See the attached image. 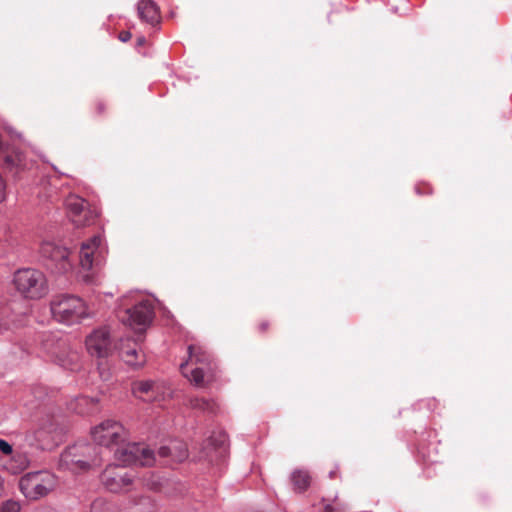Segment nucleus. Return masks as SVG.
<instances>
[{
    "instance_id": "f257e3e1",
    "label": "nucleus",
    "mask_w": 512,
    "mask_h": 512,
    "mask_svg": "<svg viewBox=\"0 0 512 512\" xmlns=\"http://www.w3.org/2000/svg\"><path fill=\"white\" fill-rule=\"evenodd\" d=\"M181 374L197 388H206L217 379L218 367L212 355L199 344L188 346V359L180 364Z\"/></svg>"
},
{
    "instance_id": "f03ea898",
    "label": "nucleus",
    "mask_w": 512,
    "mask_h": 512,
    "mask_svg": "<svg viewBox=\"0 0 512 512\" xmlns=\"http://www.w3.org/2000/svg\"><path fill=\"white\" fill-rule=\"evenodd\" d=\"M101 450L89 443H78L68 447L60 456L59 467L74 473L99 467Z\"/></svg>"
},
{
    "instance_id": "7ed1b4c3",
    "label": "nucleus",
    "mask_w": 512,
    "mask_h": 512,
    "mask_svg": "<svg viewBox=\"0 0 512 512\" xmlns=\"http://www.w3.org/2000/svg\"><path fill=\"white\" fill-rule=\"evenodd\" d=\"M51 312L55 320L68 325L88 316L84 301L72 295L56 296L51 302Z\"/></svg>"
},
{
    "instance_id": "20e7f679",
    "label": "nucleus",
    "mask_w": 512,
    "mask_h": 512,
    "mask_svg": "<svg viewBox=\"0 0 512 512\" xmlns=\"http://www.w3.org/2000/svg\"><path fill=\"white\" fill-rule=\"evenodd\" d=\"M56 485V477L48 471L27 473L19 481L20 491L29 500H38L48 495Z\"/></svg>"
},
{
    "instance_id": "39448f33",
    "label": "nucleus",
    "mask_w": 512,
    "mask_h": 512,
    "mask_svg": "<svg viewBox=\"0 0 512 512\" xmlns=\"http://www.w3.org/2000/svg\"><path fill=\"white\" fill-rule=\"evenodd\" d=\"M42 346L47 356L58 365L69 370L78 369L80 354L66 340L48 336Z\"/></svg>"
},
{
    "instance_id": "423d86ee",
    "label": "nucleus",
    "mask_w": 512,
    "mask_h": 512,
    "mask_svg": "<svg viewBox=\"0 0 512 512\" xmlns=\"http://www.w3.org/2000/svg\"><path fill=\"white\" fill-rule=\"evenodd\" d=\"M16 289L26 298L38 299L47 294L48 286L44 274L36 269H21L15 273Z\"/></svg>"
},
{
    "instance_id": "0eeeda50",
    "label": "nucleus",
    "mask_w": 512,
    "mask_h": 512,
    "mask_svg": "<svg viewBox=\"0 0 512 512\" xmlns=\"http://www.w3.org/2000/svg\"><path fill=\"white\" fill-rule=\"evenodd\" d=\"M134 479V474L119 465H109L101 474L102 484L113 493L131 491L134 487Z\"/></svg>"
},
{
    "instance_id": "6e6552de",
    "label": "nucleus",
    "mask_w": 512,
    "mask_h": 512,
    "mask_svg": "<svg viewBox=\"0 0 512 512\" xmlns=\"http://www.w3.org/2000/svg\"><path fill=\"white\" fill-rule=\"evenodd\" d=\"M93 440L101 446L123 444L128 433L123 425L114 420H106L93 428L91 431Z\"/></svg>"
},
{
    "instance_id": "1a4fd4ad",
    "label": "nucleus",
    "mask_w": 512,
    "mask_h": 512,
    "mask_svg": "<svg viewBox=\"0 0 512 512\" xmlns=\"http://www.w3.org/2000/svg\"><path fill=\"white\" fill-rule=\"evenodd\" d=\"M115 458L125 465L151 466L155 461L153 451L141 443L121 445L115 452Z\"/></svg>"
},
{
    "instance_id": "9d476101",
    "label": "nucleus",
    "mask_w": 512,
    "mask_h": 512,
    "mask_svg": "<svg viewBox=\"0 0 512 512\" xmlns=\"http://www.w3.org/2000/svg\"><path fill=\"white\" fill-rule=\"evenodd\" d=\"M154 316L153 305L150 301H141L134 305L132 308H128L119 314L120 320L142 332L151 323Z\"/></svg>"
},
{
    "instance_id": "9b49d317",
    "label": "nucleus",
    "mask_w": 512,
    "mask_h": 512,
    "mask_svg": "<svg viewBox=\"0 0 512 512\" xmlns=\"http://www.w3.org/2000/svg\"><path fill=\"white\" fill-rule=\"evenodd\" d=\"M71 221L78 227L89 226L94 223L97 213L89 203L77 195H69L65 200Z\"/></svg>"
},
{
    "instance_id": "f8f14e48",
    "label": "nucleus",
    "mask_w": 512,
    "mask_h": 512,
    "mask_svg": "<svg viewBox=\"0 0 512 512\" xmlns=\"http://www.w3.org/2000/svg\"><path fill=\"white\" fill-rule=\"evenodd\" d=\"M41 255L54 264L58 272H67L71 268L67 248L51 241H45L40 248Z\"/></svg>"
},
{
    "instance_id": "ddd939ff",
    "label": "nucleus",
    "mask_w": 512,
    "mask_h": 512,
    "mask_svg": "<svg viewBox=\"0 0 512 512\" xmlns=\"http://www.w3.org/2000/svg\"><path fill=\"white\" fill-rule=\"evenodd\" d=\"M86 347L91 355L106 357L111 351L109 330L106 327L94 330L86 338Z\"/></svg>"
},
{
    "instance_id": "4468645a",
    "label": "nucleus",
    "mask_w": 512,
    "mask_h": 512,
    "mask_svg": "<svg viewBox=\"0 0 512 512\" xmlns=\"http://www.w3.org/2000/svg\"><path fill=\"white\" fill-rule=\"evenodd\" d=\"M100 236H93L87 242H83L80 249V265L84 270H90L99 262Z\"/></svg>"
},
{
    "instance_id": "2eb2a0df",
    "label": "nucleus",
    "mask_w": 512,
    "mask_h": 512,
    "mask_svg": "<svg viewBox=\"0 0 512 512\" xmlns=\"http://www.w3.org/2000/svg\"><path fill=\"white\" fill-rule=\"evenodd\" d=\"M0 165L12 175H17L26 169V157L18 149H7L0 154Z\"/></svg>"
},
{
    "instance_id": "dca6fc26",
    "label": "nucleus",
    "mask_w": 512,
    "mask_h": 512,
    "mask_svg": "<svg viewBox=\"0 0 512 512\" xmlns=\"http://www.w3.org/2000/svg\"><path fill=\"white\" fill-rule=\"evenodd\" d=\"M29 466V459L26 453L14 451L8 458L4 459L3 468L11 474H19Z\"/></svg>"
},
{
    "instance_id": "f3484780",
    "label": "nucleus",
    "mask_w": 512,
    "mask_h": 512,
    "mask_svg": "<svg viewBox=\"0 0 512 512\" xmlns=\"http://www.w3.org/2000/svg\"><path fill=\"white\" fill-rule=\"evenodd\" d=\"M125 508L128 512H155L156 503L150 496L133 495L129 497Z\"/></svg>"
},
{
    "instance_id": "a211bd4d",
    "label": "nucleus",
    "mask_w": 512,
    "mask_h": 512,
    "mask_svg": "<svg viewBox=\"0 0 512 512\" xmlns=\"http://www.w3.org/2000/svg\"><path fill=\"white\" fill-rule=\"evenodd\" d=\"M162 386L159 383L153 381H141L135 383L133 387V392L140 398L151 401V400H160L157 396Z\"/></svg>"
},
{
    "instance_id": "6ab92c4d",
    "label": "nucleus",
    "mask_w": 512,
    "mask_h": 512,
    "mask_svg": "<svg viewBox=\"0 0 512 512\" xmlns=\"http://www.w3.org/2000/svg\"><path fill=\"white\" fill-rule=\"evenodd\" d=\"M137 10L140 18L146 22L154 24L160 20V9L156 2H139Z\"/></svg>"
},
{
    "instance_id": "aec40b11",
    "label": "nucleus",
    "mask_w": 512,
    "mask_h": 512,
    "mask_svg": "<svg viewBox=\"0 0 512 512\" xmlns=\"http://www.w3.org/2000/svg\"><path fill=\"white\" fill-rule=\"evenodd\" d=\"M293 490L299 493L306 491L311 484V476L308 471L296 469L291 474Z\"/></svg>"
},
{
    "instance_id": "412c9836",
    "label": "nucleus",
    "mask_w": 512,
    "mask_h": 512,
    "mask_svg": "<svg viewBox=\"0 0 512 512\" xmlns=\"http://www.w3.org/2000/svg\"><path fill=\"white\" fill-rule=\"evenodd\" d=\"M122 358L128 365L134 367H139L145 362L144 354L136 346L123 349Z\"/></svg>"
},
{
    "instance_id": "4be33fe9",
    "label": "nucleus",
    "mask_w": 512,
    "mask_h": 512,
    "mask_svg": "<svg viewBox=\"0 0 512 512\" xmlns=\"http://www.w3.org/2000/svg\"><path fill=\"white\" fill-rule=\"evenodd\" d=\"M189 406L192 409L207 411L210 413H214L216 410V403L214 401L199 397L191 398L189 400Z\"/></svg>"
},
{
    "instance_id": "5701e85b",
    "label": "nucleus",
    "mask_w": 512,
    "mask_h": 512,
    "mask_svg": "<svg viewBox=\"0 0 512 512\" xmlns=\"http://www.w3.org/2000/svg\"><path fill=\"white\" fill-rule=\"evenodd\" d=\"M91 512H118L116 507L103 499L95 500L91 505Z\"/></svg>"
},
{
    "instance_id": "b1692460",
    "label": "nucleus",
    "mask_w": 512,
    "mask_h": 512,
    "mask_svg": "<svg viewBox=\"0 0 512 512\" xmlns=\"http://www.w3.org/2000/svg\"><path fill=\"white\" fill-rule=\"evenodd\" d=\"M20 504L14 500H7L0 505V512H20Z\"/></svg>"
},
{
    "instance_id": "393cba45",
    "label": "nucleus",
    "mask_w": 512,
    "mask_h": 512,
    "mask_svg": "<svg viewBox=\"0 0 512 512\" xmlns=\"http://www.w3.org/2000/svg\"><path fill=\"white\" fill-rule=\"evenodd\" d=\"M55 430V427H54V424L52 422L49 423L48 426H41L37 431H36V439L41 442L45 439V434L48 433H52L53 431Z\"/></svg>"
},
{
    "instance_id": "a878e982",
    "label": "nucleus",
    "mask_w": 512,
    "mask_h": 512,
    "mask_svg": "<svg viewBox=\"0 0 512 512\" xmlns=\"http://www.w3.org/2000/svg\"><path fill=\"white\" fill-rule=\"evenodd\" d=\"M226 440H227V437L223 433H219L218 435H213L210 438L211 443L220 448H224Z\"/></svg>"
},
{
    "instance_id": "bb28decb",
    "label": "nucleus",
    "mask_w": 512,
    "mask_h": 512,
    "mask_svg": "<svg viewBox=\"0 0 512 512\" xmlns=\"http://www.w3.org/2000/svg\"><path fill=\"white\" fill-rule=\"evenodd\" d=\"M0 451L8 458L13 452L12 446L5 440L0 439Z\"/></svg>"
},
{
    "instance_id": "cd10ccee",
    "label": "nucleus",
    "mask_w": 512,
    "mask_h": 512,
    "mask_svg": "<svg viewBox=\"0 0 512 512\" xmlns=\"http://www.w3.org/2000/svg\"><path fill=\"white\" fill-rule=\"evenodd\" d=\"M79 404L82 405V404H88L90 403L92 405V407L90 409H88L87 411H85L86 413H92L95 411V408H96V401L94 399H89L87 397H82L78 400ZM84 411H80V413H83Z\"/></svg>"
},
{
    "instance_id": "c85d7f7f",
    "label": "nucleus",
    "mask_w": 512,
    "mask_h": 512,
    "mask_svg": "<svg viewBox=\"0 0 512 512\" xmlns=\"http://www.w3.org/2000/svg\"><path fill=\"white\" fill-rule=\"evenodd\" d=\"M269 327H270V322L266 319H262L258 322L257 324V330L260 332V333H265L269 330Z\"/></svg>"
},
{
    "instance_id": "c756f323",
    "label": "nucleus",
    "mask_w": 512,
    "mask_h": 512,
    "mask_svg": "<svg viewBox=\"0 0 512 512\" xmlns=\"http://www.w3.org/2000/svg\"><path fill=\"white\" fill-rule=\"evenodd\" d=\"M105 109H106V106H105L104 102L99 100L95 103L96 114H98V115L102 114L105 111Z\"/></svg>"
},
{
    "instance_id": "7c9ffc66",
    "label": "nucleus",
    "mask_w": 512,
    "mask_h": 512,
    "mask_svg": "<svg viewBox=\"0 0 512 512\" xmlns=\"http://www.w3.org/2000/svg\"><path fill=\"white\" fill-rule=\"evenodd\" d=\"M118 38L122 42H127L131 39V33L129 31H121Z\"/></svg>"
},
{
    "instance_id": "2f4dec72",
    "label": "nucleus",
    "mask_w": 512,
    "mask_h": 512,
    "mask_svg": "<svg viewBox=\"0 0 512 512\" xmlns=\"http://www.w3.org/2000/svg\"><path fill=\"white\" fill-rule=\"evenodd\" d=\"M158 453L161 457H167L171 455V449L169 447L163 446L160 447Z\"/></svg>"
},
{
    "instance_id": "473e14b6",
    "label": "nucleus",
    "mask_w": 512,
    "mask_h": 512,
    "mask_svg": "<svg viewBox=\"0 0 512 512\" xmlns=\"http://www.w3.org/2000/svg\"><path fill=\"white\" fill-rule=\"evenodd\" d=\"M137 46H144L147 43V40L144 36H139L136 40Z\"/></svg>"
},
{
    "instance_id": "72a5a7b5",
    "label": "nucleus",
    "mask_w": 512,
    "mask_h": 512,
    "mask_svg": "<svg viewBox=\"0 0 512 512\" xmlns=\"http://www.w3.org/2000/svg\"><path fill=\"white\" fill-rule=\"evenodd\" d=\"M3 494H4V480L0 476V498L3 496Z\"/></svg>"
},
{
    "instance_id": "f704fd0d",
    "label": "nucleus",
    "mask_w": 512,
    "mask_h": 512,
    "mask_svg": "<svg viewBox=\"0 0 512 512\" xmlns=\"http://www.w3.org/2000/svg\"><path fill=\"white\" fill-rule=\"evenodd\" d=\"M323 512H335V508L330 505V504H327L325 507H324V511Z\"/></svg>"
},
{
    "instance_id": "c9c22d12",
    "label": "nucleus",
    "mask_w": 512,
    "mask_h": 512,
    "mask_svg": "<svg viewBox=\"0 0 512 512\" xmlns=\"http://www.w3.org/2000/svg\"><path fill=\"white\" fill-rule=\"evenodd\" d=\"M329 477H330L331 479L336 478V477H337V469H335V470H331V471L329 472Z\"/></svg>"
},
{
    "instance_id": "e433bc0d",
    "label": "nucleus",
    "mask_w": 512,
    "mask_h": 512,
    "mask_svg": "<svg viewBox=\"0 0 512 512\" xmlns=\"http://www.w3.org/2000/svg\"><path fill=\"white\" fill-rule=\"evenodd\" d=\"M186 457H187V452H186V449H184V450L182 451V454L179 456V459H180V460H182V459H184V458H186Z\"/></svg>"
},
{
    "instance_id": "4c0bfd02",
    "label": "nucleus",
    "mask_w": 512,
    "mask_h": 512,
    "mask_svg": "<svg viewBox=\"0 0 512 512\" xmlns=\"http://www.w3.org/2000/svg\"><path fill=\"white\" fill-rule=\"evenodd\" d=\"M90 278L88 276H85V281H89Z\"/></svg>"
}]
</instances>
